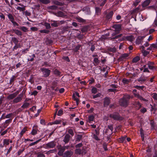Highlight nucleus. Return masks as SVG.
I'll use <instances>...</instances> for the list:
<instances>
[{"mask_svg": "<svg viewBox=\"0 0 157 157\" xmlns=\"http://www.w3.org/2000/svg\"><path fill=\"white\" fill-rule=\"evenodd\" d=\"M110 103V100L109 98H106L104 99V105L105 106H108Z\"/></svg>", "mask_w": 157, "mask_h": 157, "instance_id": "16", "label": "nucleus"}, {"mask_svg": "<svg viewBox=\"0 0 157 157\" xmlns=\"http://www.w3.org/2000/svg\"><path fill=\"white\" fill-rule=\"evenodd\" d=\"M126 136L122 137L119 138V141L121 143L124 142L126 141Z\"/></svg>", "mask_w": 157, "mask_h": 157, "instance_id": "34", "label": "nucleus"}, {"mask_svg": "<svg viewBox=\"0 0 157 157\" xmlns=\"http://www.w3.org/2000/svg\"><path fill=\"white\" fill-rule=\"evenodd\" d=\"M133 105L137 110L139 109L141 107V104L138 101H135Z\"/></svg>", "mask_w": 157, "mask_h": 157, "instance_id": "10", "label": "nucleus"}, {"mask_svg": "<svg viewBox=\"0 0 157 157\" xmlns=\"http://www.w3.org/2000/svg\"><path fill=\"white\" fill-rule=\"evenodd\" d=\"M131 81L130 79H127L124 78L122 80V82L124 84H126L129 83Z\"/></svg>", "mask_w": 157, "mask_h": 157, "instance_id": "27", "label": "nucleus"}, {"mask_svg": "<svg viewBox=\"0 0 157 157\" xmlns=\"http://www.w3.org/2000/svg\"><path fill=\"white\" fill-rule=\"evenodd\" d=\"M153 25L154 26H157V17L155 18L154 22L153 23Z\"/></svg>", "mask_w": 157, "mask_h": 157, "instance_id": "56", "label": "nucleus"}, {"mask_svg": "<svg viewBox=\"0 0 157 157\" xmlns=\"http://www.w3.org/2000/svg\"><path fill=\"white\" fill-rule=\"evenodd\" d=\"M49 8L52 10H56L57 8V7L56 6H52L49 7Z\"/></svg>", "mask_w": 157, "mask_h": 157, "instance_id": "58", "label": "nucleus"}, {"mask_svg": "<svg viewBox=\"0 0 157 157\" xmlns=\"http://www.w3.org/2000/svg\"><path fill=\"white\" fill-rule=\"evenodd\" d=\"M115 30L114 31L116 34L118 33L121 29V26L119 24H115L112 26Z\"/></svg>", "mask_w": 157, "mask_h": 157, "instance_id": "6", "label": "nucleus"}, {"mask_svg": "<svg viewBox=\"0 0 157 157\" xmlns=\"http://www.w3.org/2000/svg\"><path fill=\"white\" fill-rule=\"evenodd\" d=\"M94 61L96 63H98L99 62L98 59L97 58H95L94 59Z\"/></svg>", "mask_w": 157, "mask_h": 157, "instance_id": "64", "label": "nucleus"}, {"mask_svg": "<svg viewBox=\"0 0 157 157\" xmlns=\"http://www.w3.org/2000/svg\"><path fill=\"white\" fill-rule=\"evenodd\" d=\"M42 3L47 4L49 3L50 2L49 0H39Z\"/></svg>", "mask_w": 157, "mask_h": 157, "instance_id": "37", "label": "nucleus"}, {"mask_svg": "<svg viewBox=\"0 0 157 157\" xmlns=\"http://www.w3.org/2000/svg\"><path fill=\"white\" fill-rule=\"evenodd\" d=\"M75 152L77 154H80L82 152V150L80 149H77L75 151Z\"/></svg>", "mask_w": 157, "mask_h": 157, "instance_id": "44", "label": "nucleus"}, {"mask_svg": "<svg viewBox=\"0 0 157 157\" xmlns=\"http://www.w3.org/2000/svg\"><path fill=\"white\" fill-rule=\"evenodd\" d=\"M77 20L79 22H83L84 21L83 19L80 17H77Z\"/></svg>", "mask_w": 157, "mask_h": 157, "instance_id": "51", "label": "nucleus"}, {"mask_svg": "<svg viewBox=\"0 0 157 157\" xmlns=\"http://www.w3.org/2000/svg\"><path fill=\"white\" fill-rule=\"evenodd\" d=\"M109 116L110 117L116 121H121L123 119V117H121L119 113H114L110 114Z\"/></svg>", "mask_w": 157, "mask_h": 157, "instance_id": "3", "label": "nucleus"}, {"mask_svg": "<svg viewBox=\"0 0 157 157\" xmlns=\"http://www.w3.org/2000/svg\"><path fill=\"white\" fill-rule=\"evenodd\" d=\"M12 119H9L7 120L6 121L4 122L5 123H6V124L8 125V124L10 123L12 121Z\"/></svg>", "mask_w": 157, "mask_h": 157, "instance_id": "53", "label": "nucleus"}, {"mask_svg": "<svg viewBox=\"0 0 157 157\" xmlns=\"http://www.w3.org/2000/svg\"><path fill=\"white\" fill-rule=\"evenodd\" d=\"M18 93V91H17L16 92L11 94L7 96V98L9 100L13 99L17 96Z\"/></svg>", "mask_w": 157, "mask_h": 157, "instance_id": "8", "label": "nucleus"}, {"mask_svg": "<svg viewBox=\"0 0 157 157\" xmlns=\"http://www.w3.org/2000/svg\"><path fill=\"white\" fill-rule=\"evenodd\" d=\"M147 78H143L141 77V78H140L138 79V81H141V82L145 81H146Z\"/></svg>", "mask_w": 157, "mask_h": 157, "instance_id": "52", "label": "nucleus"}, {"mask_svg": "<svg viewBox=\"0 0 157 157\" xmlns=\"http://www.w3.org/2000/svg\"><path fill=\"white\" fill-rule=\"evenodd\" d=\"M51 24V26L54 27H57L59 26V22L58 21H54Z\"/></svg>", "mask_w": 157, "mask_h": 157, "instance_id": "21", "label": "nucleus"}, {"mask_svg": "<svg viewBox=\"0 0 157 157\" xmlns=\"http://www.w3.org/2000/svg\"><path fill=\"white\" fill-rule=\"evenodd\" d=\"M72 155V153L71 151H67L65 152L63 154V157H70Z\"/></svg>", "mask_w": 157, "mask_h": 157, "instance_id": "13", "label": "nucleus"}, {"mask_svg": "<svg viewBox=\"0 0 157 157\" xmlns=\"http://www.w3.org/2000/svg\"><path fill=\"white\" fill-rule=\"evenodd\" d=\"M113 14V12L112 11H110L107 14L106 16V18L108 20L111 19Z\"/></svg>", "mask_w": 157, "mask_h": 157, "instance_id": "14", "label": "nucleus"}, {"mask_svg": "<svg viewBox=\"0 0 157 157\" xmlns=\"http://www.w3.org/2000/svg\"><path fill=\"white\" fill-rule=\"evenodd\" d=\"M55 146V144L53 141L50 142L46 144V146L47 148H53Z\"/></svg>", "mask_w": 157, "mask_h": 157, "instance_id": "11", "label": "nucleus"}, {"mask_svg": "<svg viewBox=\"0 0 157 157\" xmlns=\"http://www.w3.org/2000/svg\"><path fill=\"white\" fill-rule=\"evenodd\" d=\"M107 131H109V132L108 133L109 134L111 135L112 133L113 130V128L112 125H109L108 126V128H107Z\"/></svg>", "mask_w": 157, "mask_h": 157, "instance_id": "22", "label": "nucleus"}, {"mask_svg": "<svg viewBox=\"0 0 157 157\" xmlns=\"http://www.w3.org/2000/svg\"><path fill=\"white\" fill-rule=\"evenodd\" d=\"M128 54L127 53L124 54L121 56L120 58L121 59H124L127 57L128 56Z\"/></svg>", "mask_w": 157, "mask_h": 157, "instance_id": "38", "label": "nucleus"}, {"mask_svg": "<svg viewBox=\"0 0 157 157\" xmlns=\"http://www.w3.org/2000/svg\"><path fill=\"white\" fill-rule=\"evenodd\" d=\"M97 92V89L95 87H93L92 89V92L93 94H95Z\"/></svg>", "mask_w": 157, "mask_h": 157, "instance_id": "46", "label": "nucleus"}, {"mask_svg": "<svg viewBox=\"0 0 157 157\" xmlns=\"http://www.w3.org/2000/svg\"><path fill=\"white\" fill-rule=\"evenodd\" d=\"M101 94L100 93L98 94L95 95H94L93 96V98H96L99 97L100 96Z\"/></svg>", "mask_w": 157, "mask_h": 157, "instance_id": "60", "label": "nucleus"}, {"mask_svg": "<svg viewBox=\"0 0 157 157\" xmlns=\"http://www.w3.org/2000/svg\"><path fill=\"white\" fill-rule=\"evenodd\" d=\"M43 25L45 26L46 28L47 29H49L51 28L50 24L48 23L45 22L44 24Z\"/></svg>", "mask_w": 157, "mask_h": 157, "instance_id": "39", "label": "nucleus"}, {"mask_svg": "<svg viewBox=\"0 0 157 157\" xmlns=\"http://www.w3.org/2000/svg\"><path fill=\"white\" fill-rule=\"evenodd\" d=\"M120 105L126 107L128 105V101L127 100H125L123 98L121 99L119 101Z\"/></svg>", "mask_w": 157, "mask_h": 157, "instance_id": "7", "label": "nucleus"}, {"mask_svg": "<svg viewBox=\"0 0 157 157\" xmlns=\"http://www.w3.org/2000/svg\"><path fill=\"white\" fill-rule=\"evenodd\" d=\"M94 119V117L93 115H90L88 117L87 121L90 123H91V122L93 121Z\"/></svg>", "mask_w": 157, "mask_h": 157, "instance_id": "23", "label": "nucleus"}, {"mask_svg": "<svg viewBox=\"0 0 157 157\" xmlns=\"http://www.w3.org/2000/svg\"><path fill=\"white\" fill-rule=\"evenodd\" d=\"M43 76L45 77H48L50 75L51 71L48 68H42L41 69Z\"/></svg>", "mask_w": 157, "mask_h": 157, "instance_id": "4", "label": "nucleus"}, {"mask_svg": "<svg viewBox=\"0 0 157 157\" xmlns=\"http://www.w3.org/2000/svg\"><path fill=\"white\" fill-rule=\"evenodd\" d=\"M80 45H78L76 46L75 48L73 49V51L75 52H77L79 50L80 47Z\"/></svg>", "mask_w": 157, "mask_h": 157, "instance_id": "42", "label": "nucleus"}, {"mask_svg": "<svg viewBox=\"0 0 157 157\" xmlns=\"http://www.w3.org/2000/svg\"><path fill=\"white\" fill-rule=\"evenodd\" d=\"M23 96V94H19L17 97L15 98L13 100V103H17L21 101L22 99Z\"/></svg>", "mask_w": 157, "mask_h": 157, "instance_id": "5", "label": "nucleus"}, {"mask_svg": "<svg viewBox=\"0 0 157 157\" xmlns=\"http://www.w3.org/2000/svg\"><path fill=\"white\" fill-rule=\"evenodd\" d=\"M70 138V135L68 134H67L65 136L63 141L65 143H67L69 141Z\"/></svg>", "mask_w": 157, "mask_h": 157, "instance_id": "17", "label": "nucleus"}, {"mask_svg": "<svg viewBox=\"0 0 157 157\" xmlns=\"http://www.w3.org/2000/svg\"><path fill=\"white\" fill-rule=\"evenodd\" d=\"M61 121L60 120H56L52 123L54 124H58L60 123Z\"/></svg>", "mask_w": 157, "mask_h": 157, "instance_id": "55", "label": "nucleus"}, {"mask_svg": "<svg viewBox=\"0 0 157 157\" xmlns=\"http://www.w3.org/2000/svg\"><path fill=\"white\" fill-rule=\"evenodd\" d=\"M135 37L133 35H129L123 36L121 39L120 41L127 40L132 42L135 39Z\"/></svg>", "mask_w": 157, "mask_h": 157, "instance_id": "1", "label": "nucleus"}, {"mask_svg": "<svg viewBox=\"0 0 157 157\" xmlns=\"http://www.w3.org/2000/svg\"><path fill=\"white\" fill-rule=\"evenodd\" d=\"M3 145L5 146L8 145L9 144V139H4L3 140Z\"/></svg>", "mask_w": 157, "mask_h": 157, "instance_id": "26", "label": "nucleus"}, {"mask_svg": "<svg viewBox=\"0 0 157 157\" xmlns=\"http://www.w3.org/2000/svg\"><path fill=\"white\" fill-rule=\"evenodd\" d=\"M144 38L143 36H139L136 39V44H138L141 43L142 40Z\"/></svg>", "mask_w": 157, "mask_h": 157, "instance_id": "18", "label": "nucleus"}, {"mask_svg": "<svg viewBox=\"0 0 157 157\" xmlns=\"http://www.w3.org/2000/svg\"><path fill=\"white\" fill-rule=\"evenodd\" d=\"M82 136L80 135H78L77 136L76 140V141L79 142L82 139Z\"/></svg>", "mask_w": 157, "mask_h": 157, "instance_id": "33", "label": "nucleus"}, {"mask_svg": "<svg viewBox=\"0 0 157 157\" xmlns=\"http://www.w3.org/2000/svg\"><path fill=\"white\" fill-rule=\"evenodd\" d=\"M38 131V130L37 127L35 126H34L32 128V129L30 134L33 136H35L37 133Z\"/></svg>", "mask_w": 157, "mask_h": 157, "instance_id": "9", "label": "nucleus"}, {"mask_svg": "<svg viewBox=\"0 0 157 157\" xmlns=\"http://www.w3.org/2000/svg\"><path fill=\"white\" fill-rule=\"evenodd\" d=\"M72 97L76 101V104L77 105H78L79 104V99L75 97V96L74 94H73L72 95Z\"/></svg>", "mask_w": 157, "mask_h": 157, "instance_id": "43", "label": "nucleus"}, {"mask_svg": "<svg viewBox=\"0 0 157 157\" xmlns=\"http://www.w3.org/2000/svg\"><path fill=\"white\" fill-rule=\"evenodd\" d=\"M152 97L154 100L157 101V94L154 93L152 94Z\"/></svg>", "mask_w": 157, "mask_h": 157, "instance_id": "40", "label": "nucleus"}, {"mask_svg": "<svg viewBox=\"0 0 157 157\" xmlns=\"http://www.w3.org/2000/svg\"><path fill=\"white\" fill-rule=\"evenodd\" d=\"M133 94L135 97L139 98L141 100L146 101H147V100L146 99L143 98L142 96H140L139 94H137L135 93H134Z\"/></svg>", "mask_w": 157, "mask_h": 157, "instance_id": "12", "label": "nucleus"}, {"mask_svg": "<svg viewBox=\"0 0 157 157\" xmlns=\"http://www.w3.org/2000/svg\"><path fill=\"white\" fill-rule=\"evenodd\" d=\"M16 9L17 10H19L20 11H24L25 10V6H24L23 7L17 6Z\"/></svg>", "mask_w": 157, "mask_h": 157, "instance_id": "35", "label": "nucleus"}, {"mask_svg": "<svg viewBox=\"0 0 157 157\" xmlns=\"http://www.w3.org/2000/svg\"><path fill=\"white\" fill-rule=\"evenodd\" d=\"M8 17L9 19H10V20L11 22L14 21V18L11 14H8Z\"/></svg>", "mask_w": 157, "mask_h": 157, "instance_id": "31", "label": "nucleus"}, {"mask_svg": "<svg viewBox=\"0 0 157 157\" xmlns=\"http://www.w3.org/2000/svg\"><path fill=\"white\" fill-rule=\"evenodd\" d=\"M68 133L71 134L72 136L74 135V133L73 130L71 129H70L68 130Z\"/></svg>", "mask_w": 157, "mask_h": 157, "instance_id": "47", "label": "nucleus"}, {"mask_svg": "<svg viewBox=\"0 0 157 157\" xmlns=\"http://www.w3.org/2000/svg\"><path fill=\"white\" fill-rule=\"evenodd\" d=\"M147 111L146 109L145 108H143L140 111L141 113H144Z\"/></svg>", "mask_w": 157, "mask_h": 157, "instance_id": "61", "label": "nucleus"}, {"mask_svg": "<svg viewBox=\"0 0 157 157\" xmlns=\"http://www.w3.org/2000/svg\"><path fill=\"white\" fill-rule=\"evenodd\" d=\"M82 146V143H79L75 145V147L78 148L81 147Z\"/></svg>", "mask_w": 157, "mask_h": 157, "instance_id": "63", "label": "nucleus"}, {"mask_svg": "<svg viewBox=\"0 0 157 157\" xmlns=\"http://www.w3.org/2000/svg\"><path fill=\"white\" fill-rule=\"evenodd\" d=\"M12 40L15 44V45L13 48V51L16 50L17 48L21 47L20 44L18 43L19 40L17 38L15 37H12Z\"/></svg>", "mask_w": 157, "mask_h": 157, "instance_id": "2", "label": "nucleus"}, {"mask_svg": "<svg viewBox=\"0 0 157 157\" xmlns=\"http://www.w3.org/2000/svg\"><path fill=\"white\" fill-rule=\"evenodd\" d=\"M63 110L61 109H59L57 115L58 116H61L63 114Z\"/></svg>", "mask_w": 157, "mask_h": 157, "instance_id": "45", "label": "nucleus"}, {"mask_svg": "<svg viewBox=\"0 0 157 157\" xmlns=\"http://www.w3.org/2000/svg\"><path fill=\"white\" fill-rule=\"evenodd\" d=\"M133 98L132 97H131L129 95L126 94L123 97V98L125 99V100H127V101H128V100L131 98Z\"/></svg>", "mask_w": 157, "mask_h": 157, "instance_id": "29", "label": "nucleus"}, {"mask_svg": "<svg viewBox=\"0 0 157 157\" xmlns=\"http://www.w3.org/2000/svg\"><path fill=\"white\" fill-rule=\"evenodd\" d=\"M101 10V9L99 7H96L95 8V13L99 15L100 13Z\"/></svg>", "mask_w": 157, "mask_h": 157, "instance_id": "32", "label": "nucleus"}, {"mask_svg": "<svg viewBox=\"0 0 157 157\" xmlns=\"http://www.w3.org/2000/svg\"><path fill=\"white\" fill-rule=\"evenodd\" d=\"M65 148L64 147L61 148L59 151L58 153V154L59 155L61 156L63 155V152L65 150Z\"/></svg>", "mask_w": 157, "mask_h": 157, "instance_id": "19", "label": "nucleus"}, {"mask_svg": "<svg viewBox=\"0 0 157 157\" xmlns=\"http://www.w3.org/2000/svg\"><path fill=\"white\" fill-rule=\"evenodd\" d=\"M26 131V128L25 127L22 130L20 133L23 135L25 133Z\"/></svg>", "mask_w": 157, "mask_h": 157, "instance_id": "54", "label": "nucleus"}, {"mask_svg": "<svg viewBox=\"0 0 157 157\" xmlns=\"http://www.w3.org/2000/svg\"><path fill=\"white\" fill-rule=\"evenodd\" d=\"M152 48L153 49H154V48H157V44H151Z\"/></svg>", "mask_w": 157, "mask_h": 157, "instance_id": "62", "label": "nucleus"}, {"mask_svg": "<svg viewBox=\"0 0 157 157\" xmlns=\"http://www.w3.org/2000/svg\"><path fill=\"white\" fill-rule=\"evenodd\" d=\"M16 77L15 75H13L11 77L10 81V83L11 84L15 80Z\"/></svg>", "mask_w": 157, "mask_h": 157, "instance_id": "36", "label": "nucleus"}, {"mask_svg": "<svg viewBox=\"0 0 157 157\" xmlns=\"http://www.w3.org/2000/svg\"><path fill=\"white\" fill-rule=\"evenodd\" d=\"M18 29L24 32H27L28 31V28L25 26H20Z\"/></svg>", "mask_w": 157, "mask_h": 157, "instance_id": "24", "label": "nucleus"}, {"mask_svg": "<svg viewBox=\"0 0 157 157\" xmlns=\"http://www.w3.org/2000/svg\"><path fill=\"white\" fill-rule=\"evenodd\" d=\"M150 2V0H146L144 1L142 4V6L143 7H145L148 6Z\"/></svg>", "mask_w": 157, "mask_h": 157, "instance_id": "15", "label": "nucleus"}, {"mask_svg": "<svg viewBox=\"0 0 157 157\" xmlns=\"http://www.w3.org/2000/svg\"><path fill=\"white\" fill-rule=\"evenodd\" d=\"M142 129H140V135L141 137L143 140H144V133L142 132Z\"/></svg>", "mask_w": 157, "mask_h": 157, "instance_id": "57", "label": "nucleus"}, {"mask_svg": "<svg viewBox=\"0 0 157 157\" xmlns=\"http://www.w3.org/2000/svg\"><path fill=\"white\" fill-rule=\"evenodd\" d=\"M56 15L57 16L59 17H64L65 16V15H64L63 14V13L61 11H59L56 13Z\"/></svg>", "mask_w": 157, "mask_h": 157, "instance_id": "25", "label": "nucleus"}, {"mask_svg": "<svg viewBox=\"0 0 157 157\" xmlns=\"http://www.w3.org/2000/svg\"><path fill=\"white\" fill-rule=\"evenodd\" d=\"M139 7H137V8H136L132 12V13H136L137 12H138V11H139Z\"/></svg>", "mask_w": 157, "mask_h": 157, "instance_id": "50", "label": "nucleus"}, {"mask_svg": "<svg viewBox=\"0 0 157 157\" xmlns=\"http://www.w3.org/2000/svg\"><path fill=\"white\" fill-rule=\"evenodd\" d=\"M12 146H11L10 147L9 149H8V150L7 152V153H6V155H7L8 154H9V153L10 152V151L12 150Z\"/></svg>", "mask_w": 157, "mask_h": 157, "instance_id": "59", "label": "nucleus"}, {"mask_svg": "<svg viewBox=\"0 0 157 157\" xmlns=\"http://www.w3.org/2000/svg\"><path fill=\"white\" fill-rule=\"evenodd\" d=\"M13 114L12 113H10L6 115L3 118V119L5 118H10L12 117Z\"/></svg>", "mask_w": 157, "mask_h": 157, "instance_id": "41", "label": "nucleus"}, {"mask_svg": "<svg viewBox=\"0 0 157 157\" xmlns=\"http://www.w3.org/2000/svg\"><path fill=\"white\" fill-rule=\"evenodd\" d=\"M30 30L33 31H37L38 29L36 27H33L30 28Z\"/></svg>", "mask_w": 157, "mask_h": 157, "instance_id": "48", "label": "nucleus"}, {"mask_svg": "<svg viewBox=\"0 0 157 157\" xmlns=\"http://www.w3.org/2000/svg\"><path fill=\"white\" fill-rule=\"evenodd\" d=\"M29 105V103L27 102H24L23 104L21 106V108L23 109L28 108Z\"/></svg>", "mask_w": 157, "mask_h": 157, "instance_id": "20", "label": "nucleus"}, {"mask_svg": "<svg viewBox=\"0 0 157 157\" xmlns=\"http://www.w3.org/2000/svg\"><path fill=\"white\" fill-rule=\"evenodd\" d=\"M14 32L18 36H21L22 35L21 32L18 29L14 30Z\"/></svg>", "mask_w": 157, "mask_h": 157, "instance_id": "28", "label": "nucleus"}, {"mask_svg": "<svg viewBox=\"0 0 157 157\" xmlns=\"http://www.w3.org/2000/svg\"><path fill=\"white\" fill-rule=\"evenodd\" d=\"M140 2V0H136L133 4L134 6H137L139 3Z\"/></svg>", "mask_w": 157, "mask_h": 157, "instance_id": "49", "label": "nucleus"}, {"mask_svg": "<svg viewBox=\"0 0 157 157\" xmlns=\"http://www.w3.org/2000/svg\"><path fill=\"white\" fill-rule=\"evenodd\" d=\"M140 60V57L139 56H136L132 60L133 63H136Z\"/></svg>", "mask_w": 157, "mask_h": 157, "instance_id": "30", "label": "nucleus"}]
</instances>
